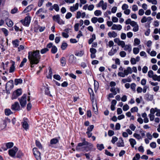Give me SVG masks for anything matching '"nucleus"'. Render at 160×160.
Segmentation results:
<instances>
[{
  "label": "nucleus",
  "mask_w": 160,
  "mask_h": 160,
  "mask_svg": "<svg viewBox=\"0 0 160 160\" xmlns=\"http://www.w3.org/2000/svg\"><path fill=\"white\" fill-rule=\"evenodd\" d=\"M28 58L31 64V67L33 68V64H37L39 62V51L37 50L28 52Z\"/></svg>",
  "instance_id": "nucleus-1"
},
{
  "label": "nucleus",
  "mask_w": 160,
  "mask_h": 160,
  "mask_svg": "<svg viewBox=\"0 0 160 160\" xmlns=\"http://www.w3.org/2000/svg\"><path fill=\"white\" fill-rule=\"evenodd\" d=\"M82 142L78 144L76 148V150L84 152H87L90 150L91 149L90 147L92 148V144L86 141L84 138L82 140Z\"/></svg>",
  "instance_id": "nucleus-2"
},
{
  "label": "nucleus",
  "mask_w": 160,
  "mask_h": 160,
  "mask_svg": "<svg viewBox=\"0 0 160 160\" xmlns=\"http://www.w3.org/2000/svg\"><path fill=\"white\" fill-rule=\"evenodd\" d=\"M26 94H24L21 98H18V99L20 105L22 107H24L26 104Z\"/></svg>",
  "instance_id": "nucleus-3"
},
{
  "label": "nucleus",
  "mask_w": 160,
  "mask_h": 160,
  "mask_svg": "<svg viewBox=\"0 0 160 160\" xmlns=\"http://www.w3.org/2000/svg\"><path fill=\"white\" fill-rule=\"evenodd\" d=\"M52 19L54 21L57 22L59 24L62 25L65 23L64 21L61 19L60 15L59 14L53 16L52 17Z\"/></svg>",
  "instance_id": "nucleus-4"
},
{
  "label": "nucleus",
  "mask_w": 160,
  "mask_h": 160,
  "mask_svg": "<svg viewBox=\"0 0 160 160\" xmlns=\"http://www.w3.org/2000/svg\"><path fill=\"white\" fill-rule=\"evenodd\" d=\"M31 22V18L29 16H27L24 18V20H22L20 21V22L22 24L26 26H28L30 24Z\"/></svg>",
  "instance_id": "nucleus-5"
},
{
  "label": "nucleus",
  "mask_w": 160,
  "mask_h": 160,
  "mask_svg": "<svg viewBox=\"0 0 160 160\" xmlns=\"http://www.w3.org/2000/svg\"><path fill=\"white\" fill-rule=\"evenodd\" d=\"M13 87V81L11 80L8 82L6 85V89L7 91L12 89Z\"/></svg>",
  "instance_id": "nucleus-6"
},
{
  "label": "nucleus",
  "mask_w": 160,
  "mask_h": 160,
  "mask_svg": "<svg viewBox=\"0 0 160 160\" xmlns=\"http://www.w3.org/2000/svg\"><path fill=\"white\" fill-rule=\"evenodd\" d=\"M18 149L16 147H14L12 148L9 150L8 153L9 155L12 157H14L16 153L18 151Z\"/></svg>",
  "instance_id": "nucleus-7"
},
{
  "label": "nucleus",
  "mask_w": 160,
  "mask_h": 160,
  "mask_svg": "<svg viewBox=\"0 0 160 160\" xmlns=\"http://www.w3.org/2000/svg\"><path fill=\"white\" fill-rule=\"evenodd\" d=\"M11 108L13 110L19 111L20 109V107L18 102H15L13 104L11 107Z\"/></svg>",
  "instance_id": "nucleus-8"
},
{
  "label": "nucleus",
  "mask_w": 160,
  "mask_h": 160,
  "mask_svg": "<svg viewBox=\"0 0 160 160\" xmlns=\"http://www.w3.org/2000/svg\"><path fill=\"white\" fill-rule=\"evenodd\" d=\"M33 153L36 159L37 160H40V152L36 148L33 149Z\"/></svg>",
  "instance_id": "nucleus-9"
},
{
  "label": "nucleus",
  "mask_w": 160,
  "mask_h": 160,
  "mask_svg": "<svg viewBox=\"0 0 160 160\" xmlns=\"http://www.w3.org/2000/svg\"><path fill=\"white\" fill-rule=\"evenodd\" d=\"M68 62L70 64H75L77 61V58L73 54L70 55L68 58Z\"/></svg>",
  "instance_id": "nucleus-10"
},
{
  "label": "nucleus",
  "mask_w": 160,
  "mask_h": 160,
  "mask_svg": "<svg viewBox=\"0 0 160 160\" xmlns=\"http://www.w3.org/2000/svg\"><path fill=\"white\" fill-rule=\"evenodd\" d=\"M131 25L133 27V31L134 32L138 31L139 30V26L137 22L134 21H132V22L131 24Z\"/></svg>",
  "instance_id": "nucleus-11"
},
{
  "label": "nucleus",
  "mask_w": 160,
  "mask_h": 160,
  "mask_svg": "<svg viewBox=\"0 0 160 160\" xmlns=\"http://www.w3.org/2000/svg\"><path fill=\"white\" fill-rule=\"evenodd\" d=\"M6 144V146L7 147V148L2 147V149L4 151H5L7 150L8 148H12L13 146V143L12 142H9L8 143H6L5 144Z\"/></svg>",
  "instance_id": "nucleus-12"
},
{
  "label": "nucleus",
  "mask_w": 160,
  "mask_h": 160,
  "mask_svg": "<svg viewBox=\"0 0 160 160\" xmlns=\"http://www.w3.org/2000/svg\"><path fill=\"white\" fill-rule=\"evenodd\" d=\"M58 142V140L56 138H55L51 139L50 142V144L49 145V146L54 147L53 145L57 143Z\"/></svg>",
  "instance_id": "nucleus-13"
},
{
  "label": "nucleus",
  "mask_w": 160,
  "mask_h": 160,
  "mask_svg": "<svg viewBox=\"0 0 160 160\" xmlns=\"http://www.w3.org/2000/svg\"><path fill=\"white\" fill-rule=\"evenodd\" d=\"M122 28V26L121 25H116L114 24L111 28L112 30H120Z\"/></svg>",
  "instance_id": "nucleus-14"
},
{
  "label": "nucleus",
  "mask_w": 160,
  "mask_h": 160,
  "mask_svg": "<svg viewBox=\"0 0 160 160\" xmlns=\"http://www.w3.org/2000/svg\"><path fill=\"white\" fill-rule=\"evenodd\" d=\"M144 98L147 101H151L153 98V96L150 95L149 93H147L145 94Z\"/></svg>",
  "instance_id": "nucleus-15"
},
{
  "label": "nucleus",
  "mask_w": 160,
  "mask_h": 160,
  "mask_svg": "<svg viewBox=\"0 0 160 160\" xmlns=\"http://www.w3.org/2000/svg\"><path fill=\"white\" fill-rule=\"evenodd\" d=\"M117 146L118 147H123L124 146V144L123 140L122 138H119V140L117 143Z\"/></svg>",
  "instance_id": "nucleus-16"
},
{
  "label": "nucleus",
  "mask_w": 160,
  "mask_h": 160,
  "mask_svg": "<svg viewBox=\"0 0 160 160\" xmlns=\"http://www.w3.org/2000/svg\"><path fill=\"white\" fill-rule=\"evenodd\" d=\"M33 6L32 5H30L27 7L23 11L22 13H26L28 12H30L33 8Z\"/></svg>",
  "instance_id": "nucleus-17"
},
{
  "label": "nucleus",
  "mask_w": 160,
  "mask_h": 160,
  "mask_svg": "<svg viewBox=\"0 0 160 160\" xmlns=\"http://www.w3.org/2000/svg\"><path fill=\"white\" fill-rule=\"evenodd\" d=\"M79 4L78 3H77L75 6H71L70 8V10L72 12H74L77 10L78 8Z\"/></svg>",
  "instance_id": "nucleus-18"
},
{
  "label": "nucleus",
  "mask_w": 160,
  "mask_h": 160,
  "mask_svg": "<svg viewBox=\"0 0 160 160\" xmlns=\"http://www.w3.org/2000/svg\"><path fill=\"white\" fill-rule=\"evenodd\" d=\"M108 35L110 38H115L117 36V34L114 31L110 32L108 33Z\"/></svg>",
  "instance_id": "nucleus-19"
},
{
  "label": "nucleus",
  "mask_w": 160,
  "mask_h": 160,
  "mask_svg": "<svg viewBox=\"0 0 160 160\" xmlns=\"http://www.w3.org/2000/svg\"><path fill=\"white\" fill-rule=\"evenodd\" d=\"M118 49V47L117 49H114L113 48H112V49H111V50L108 52V55L111 56L113 55L115 53H116L117 52Z\"/></svg>",
  "instance_id": "nucleus-20"
},
{
  "label": "nucleus",
  "mask_w": 160,
  "mask_h": 160,
  "mask_svg": "<svg viewBox=\"0 0 160 160\" xmlns=\"http://www.w3.org/2000/svg\"><path fill=\"white\" fill-rule=\"evenodd\" d=\"M5 20L6 24L9 27H11L13 26V23L10 19H7Z\"/></svg>",
  "instance_id": "nucleus-21"
},
{
  "label": "nucleus",
  "mask_w": 160,
  "mask_h": 160,
  "mask_svg": "<svg viewBox=\"0 0 160 160\" xmlns=\"http://www.w3.org/2000/svg\"><path fill=\"white\" fill-rule=\"evenodd\" d=\"M124 50L125 51H128L129 52H130L132 51V48L130 45H125L124 47Z\"/></svg>",
  "instance_id": "nucleus-22"
},
{
  "label": "nucleus",
  "mask_w": 160,
  "mask_h": 160,
  "mask_svg": "<svg viewBox=\"0 0 160 160\" xmlns=\"http://www.w3.org/2000/svg\"><path fill=\"white\" fill-rule=\"evenodd\" d=\"M129 142L132 147L133 148L134 145L136 144V142L135 139L133 138H130L129 139Z\"/></svg>",
  "instance_id": "nucleus-23"
},
{
  "label": "nucleus",
  "mask_w": 160,
  "mask_h": 160,
  "mask_svg": "<svg viewBox=\"0 0 160 160\" xmlns=\"http://www.w3.org/2000/svg\"><path fill=\"white\" fill-rule=\"evenodd\" d=\"M22 82V80L21 78L15 79L14 80V83L16 85L18 84H21Z\"/></svg>",
  "instance_id": "nucleus-24"
},
{
  "label": "nucleus",
  "mask_w": 160,
  "mask_h": 160,
  "mask_svg": "<svg viewBox=\"0 0 160 160\" xmlns=\"http://www.w3.org/2000/svg\"><path fill=\"white\" fill-rule=\"evenodd\" d=\"M60 62L62 66H64L66 65V61L64 57H62L60 59Z\"/></svg>",
  "instance_id": "nucleus-25"
},
{
  "label": "nucleus",
  "mask_w": 160,
  "mask_h": 160,
  "mask_svg": "<svg viewBox=\"0 0 160 160\" xmlns=\"http://www.w3.org/2000/svg\"><path fill=\"white\" fill-rule=\"evenodd\" d=\"M5 113L6 115L9 116L12 114L13 112L10 109H6L5 110Z\"/></svg>",
  "instance_id": "nucleus-26"
},
{
  "label": "nucleus",
  "mask_w": 160,
  "mask_h": 160,
  "mask_svg": "<svg viewBox=\"0 0 160 160\" xmlns=\"http://www.w3.org/2000/svg\"><path fill=\"white\" fill-rule=\"evenodd\" d=\"M45 93L46 94H47L49 96L52 97V95L50 94L49 89L48 87L45 88Z\"/></svg>",
  "instance_id": "nucleus-27"
},
{
  "label": "nucleus",
  "mask_w": 160,
  "mask_h": 160,
  "mask_svg": "<svg viewBox=\"0 0 160 160\" xmlns=\"http://www.w3.org/2000/svg\"><path fill=\"white\" fill-rule=\"evenodd\" d=\"M68 46V45L66 42H63L61 46V48L62 50H65Z\"/></svg>",
  "instance_id": "nucleus-28"
},
{
  "label": "nucleus",
  "mask_w": 160,
  "mask_h": 160,
  "mask_svg": "<svg viewBox=\"0 0 160 160\" xmlns=\"http://www.w3.org/2000/svg\"><path fill=\"white\" fill-rule=\"evenodd\" d=\"M57 51V48L55 46H53L52 48L51 52L53 54L55 53Z\"/></svg>",
  "instance_id": "nucleus-29"
},
{
  "label": "nucleus",
  "mask_w": 160,
  "mask_h": 160,
  "mask_svg": "<svg viewBox=\"0 0 160 160\" xmlns=\"http://www.w3.org/2000/svg\"><path fill=\"white\" fill-rule=\"evenodd\" d=\"M22 127H23L26 130L28 129V125L26 121H24L23 122L22 124Z\"/></svg>",
  "instance_id": "nucleus-30"
},
{
  "label": "nucleus",
  "mask_w": 160,
  "mask_h": 160,
  "mask_svg": "<svg viewBox=\"0 0 160 160\" xmlns=\"http://www.w3.org/2000/svg\"><path fill=\"white\" fill-rule=\"evenodd\" d=\"M140 40L137 38H136L134 40V45L135 46H136V45H138L140 43Z\"/></svg>",
  "instance_id": "nucleus-31"
},
{
  "label": "nucleus",
  "mask_w": 160,
  "mask_h": 160,
  "mask_svg": "<svg viewBox=\"0 0 160 160\" xmlns=\"http://www.w3.org/2000/svg\"><path fill=\"white\" fill-rule=\"evenodd\" d=\"M97 148L99 150H102L104 148V147L103 145L102 144H97Z\"/></svg>",
  "instance_id": "nucleus-32"
},
{
  "label": "nucleus",
  "mask_w": 160,
  "mask_h": 160,
  "mask_svg": "<svg viewBox=\"0 0 160 160\" xmlns=\"http://www.w3.org/2000/svg\"><path fill=\"white\" fill-rule=\"evenodd\" d=\"M18 43L19 41L17 39L12 41V43L15 47H17L19 45Z\"/></svg>",
  "instance_id": "nucleus-33"
},
{
  "label": "nucleus",
  "mask_w": 160,
  "mask_h": 160,
  "mask_svg": "<svg viewBox=\"0 0 160 160\" xmlns=\"http://www.w3.org/2000/svg\"><path fill=\"white\" fill-rule=\"evenodd\" d=\"M53 7L54 9L56 12H58L59 10V8L58 5L57 4H54L53 6H52V7Z\"/></svg>",
  "instance_id": "nucleus-34"
},
{
  "label": "nucleus",
  "mask_w": 160,
  "mask_h": 160,
  "mask_svg": "<svg viewBox=\"0 0 160 160\" xmlns=\"http://www.w3.org/2000/svg\"><path fill=\"white\" fill-rule=\"evenodd\" d=\"M133 136L134 137H135L138 140L142 139V137L140 136V135L139 134L136 133H135L133 134Z\"/></svg>",
  "instance_id": "nucleus-35"
},
{
  "label": "nucleus",
  "mask_w": 160,
  "mask_h": 160,
  "mask_svg": "<svg viewBox=\"0 0 160 160\" xmlns=\"http://www.w3.org/2000/svg\"><path fill=\"white\" fill-rule=\"evenodd\" d=\"M14 63H13L10 67L9 72L10 73L13 72L15 70Z\"/></svg>",
  "instance_id": "nucleus-36"
},
{
  "label": "nucleus",
  "mask_w": 160,
  "mask_h": 160,
  "mask_svg": "<svg viewBox=\"0 0 160 160\" xmlns=\"http://www.w3.org/2000/svg\"><path fill=\"white\" fill-rule=\"evenodd\" d=\"M102 12L100 10H96L94 12V14L96 16H99L101 15L102 14Z\"/></svg>",
  "instance_id": "nucleus-37"
},
{
  "label": "nucleus",
  "mask_w": 160,
  "mask_h": 160,
  "mask_svg": "<svg viewBox=\"0 0 160 160\" xmlns=\"http://www.w3.org/2000/svg\"><path fill=\"white\" fill-rule=\"evenodd\" d=\"M139 51V49L138 48H134L133 49V53L135 54H138Z\"/></svg>",
  "instance_id": "nucleus-38"
},
{
  "label": "nucleus",
  "mask_w": 160,
  "mask_h": 160,
  "mask_svg": "<svg viewBox=\"0 0 160 160\" xmlns=\"http://www.w3.org/2000/svg\"><path fill=\"white\" fill-rule=\"evenodd\" d=\"M14 92L15 93H16V94L18 97L21 95L22 93L21 89H18Z\"/></svg>",
  "instance_id": "nucleus-39"
},
{
  "label": "nucleus",
  "mask_w": 160,
  "mask_h": 160,
  "mask_svg": "<svg viewBox=\"0 0 160 160\" xmlns=\"http://www.w3.org/2000/svg\"><path fill=\"white\" fill-rule=\"evenodd\" d=\"M23 155V153L21 151H19L17 154V157L18 158H20L22 157Z\"/></svg>",
  "instance_id": "nucleus-40"
},
{
  "label": "nucleus",
  "mask_w": 160,
  "mask_h": 160,
  "mask_svg": "<svg viewBox=\"0 0 160 160\" xmlns=\"http://www.w3.org/2000/svg\"><path fill=\"white\" fill-rule=\"evenodd\" d=\"M136 85L135 83H132L131 85V88L132 90L133 91L135 92V88Z\"/></svg>",
  "instance_id": "nucleus-41"
},
{
  "label": "nucleus",
  "mask_w": 160,
  "mask_h": 160,
  "mask_svg": "<svg viewBox=\"0 0 160 160\" xmlns=\"http://www.w3.org/2000/svg\"><path fill=\"white\" fill-rule=\"evenodd\" d=\"M27 61V59L26 58H24L23 59L22 61L21 62L20 64L19 65L20 67H22L25 63Z\"/></svg>",
  "instance_id": "nucleus-42"
},
{
  "label": "nucleus",
  "mask_w": 160,
  "mask_h": 160,
  "mask_svg": "<svg viewBox=\"0 0 160 160\" xmlns=\"http://www.w3.org/2000/svg\"><path fill=\"white\" fill-rule=\"evenodd\" d=\"M18 9L17 8L15 7L13 9L11 10V13L12 14H14L17 12Z\"/></svg>",
  "instance_id": "nucleus-43"
},
{
  "label": "nucleus",
  "mask_w": 160,
  "mask_h": 160,
  "mask_svg": "<svg viewBox=\"0 0 160 160\" xmlns=\"http://www.w3.org/2000/svg\"><path fill=\"white\" fill-rule=\"evenodd\" d=\"M2 30L6 36H7L8 35V32L7 29L5 28H2Z\"/></svg>",
  "instance_id": "nucleus-44"
},
{
  "label": "nucleus",
  "mask_w": 160,
  "mask_h": 160,
  "mask_svg": "<svg viewBox=\"0 0 160 160\" xmlns=\"http://www.w3.org/2000/svg\"><path fill=\"white\" fill-rule=\"evenodd\" d=\"M110 91L113 93L114 95H116L117 94L116 88L114 87H112L110 88Z\"/></svg>",
  "instance_id": "nucleus-45"
},
{
  "label": "nucleus",
  "mask_w": 160,
  "mask_h": 160,
  "mask_svg": "<svg viewBox=\"0 0 160 160\" xmlns=\"http://www.w3.org/2000/svg\"><path fill=\"white\" fill-rule=\"evenodd\" d=\"M118 140V138L116 136H113L112 138V140H111V142L113 144H114L115 142Z\"/></svg>",
  "instance_id": "nucleus-46"
},
{
  "label": "nucleus",
  "mask_w": 160,
  "mask_h": 160,
  "mask_svg": "<svg viewBox=\"0 0 160 160\" xmlns=\"http://www.w3.org/2000/svg\"><path fill=\"white\" fill-rule=\"evenodd\" d=\"M125 43L124 41L121 40L118 44V45L121 46L122 48H123L125 46Z\"/></svg>",
  "instance_id": "nucleus-47"
},
{
  "label": "nucleus",
  "mask_w": 160,
  "mask_h": 160,
  "mask_svg": "<svg viewBox=\"0 0 160 160\" xmlns=\"http://www.w3.org/2000/svg\"><path fill=\"white\" fill-rule=\"evenodd\" d=\"M130 62L132 64L134 65L136 63V59L134 58H132L131 59Z\"/></svg>",
  "instance_id": "nucleus-48"
},
{
  "label": "nucleus",
  "mask_w": 160,
  "mask_h": 160,
  "mask_svg": "<svg viewBox=\"0 0 160 160\" xmlns=\"http://www.w3.org/2000/svg\"><path fill=\"white\" fill-rule=\"evenodd\" d=\"M94 127V126L93 125H91L89 126L87 128L88 131L87 132H91L92 130Z\"/></svg>",
  "instance_id": "nucleus-49"
},
{
  "label": "nucleus",
  "mask_w": 160,
  "mask_h": 160,
  "mask_svg": "<svg viewBox=\"0 0 160 160\" xmlns=\"http://www.w3.org/2000/svg\"><path fill=\"white\" fill-rule=\"evenodd\" d=\"M120 55L122 57H124L126 55V52L124 51H122L120 52Z\"/></svg>",
  "instance_id": "nucleus-50"
},
{
  "label": "nucleus",
  "mask_w": 160,
  "mask_h": 160,
  "mask_svg": "<svg viewBox=\"0 0 160 160\" xmlns=\"http://www.w3.org/2000/svg\"><path fill=\"white\" fill-rule=\"evenodd\" d=\"M72 16V14L70 12H68L66 15L65 18L67 19H68L71 18Z\"/></svg>",
  "instance_id": "nucleus-51"
},
{
  "label": "nucleus",
  "mask_w": 160,
  "mask_h": 160,
  "mask_svg": "<svg viewBox=\"0 0 160 160\" xmlns=\"http://www.w3.org/2000/svg\"><path fill=\"white\" fill-rule=\"evenodd\" d=\"M53 78L58 80H60L61 79L60 76L57 74L54 75H53Z\"/></svg>",
  "instance_id": "nucleus-52"
},
{
  "label": "nucleus",
  "mask_w": 160,
  "mask_h": 160,
  "mask_svg": "<svg viewBox=\"0 0 160 160\" xmlns=\"http://www.w3.org/2000/svg\"><path fill=\"white\" fill-rule=\"evenodd\" d=\"M138 110V108L137 107H135L131 109V111L132 113L134 112H137Z\"/></svg>",
  "instance_id": "nucleus-53"
},
{
  "label": "nucleus",
  "mask_w": 160,
  "mask_h": 160,
  "mask_svg": "<svg viewBox=\"0 0 160 160\" xmlns=\"http://www.w3.org/2000/svg\"><path fill=\"white\" fill-rule=\"evenodd\" d=\"M153 72L152 70H151L148 71V76L149 78H151L152 77V76L153 75Z\"/></svg>",
  "instance_id": "nucleus-54"
},
{
  "label": "nucleus",
  "mask_w": 160,
  "mask_h": 160,
  "mask_svg": "<svg viewBox=\"0 0 160 160\" xmlns=\"http://www.w3.org/2000/svg\"><path fill=\"white\" fill-rule=\"evenodd\" d=\"M150 146L153 148H155L156 147V143L155 142H152L150 143Z\"/></svg>",
  "instance_id": "nucleus-55"
},
{
  "label": "nucleus",
  "mask_w": 160,
  "mask_h": 160,
  "mask_svg": "<svg viewBox=\"0 0 160 160\" xmlns=\"http://www.w3.org/2000/svg\"><path fill=\"white\" fill-rule=\"evenodd\" d=\"M83 52H82V51H80V52H78L76 53L75 54V55L76 56H79V57H82L83 55Z\"/></svg>",
  "instance_id": "nucleus-56"
},
{
  "label": "nucleus",
  "mask_w": 160,
  "mask_h": 160,
  "mask_svg": "<svg viewBox=\"0 0 160 160\" xmlns=\"http://www.w3.org/2000/svg\"><path fill=\"white\" fill-rule=\"evenodd\" d=\"M129 109V107L128 105L126 104L124 105L123 107V110L124 111H126L128 110Z\"/></svg>",
  "instance_id": "nucleus-57"
},
{
  "label": "nucleus",
  "mask_w": 160,
  "mask_h": 160,
  "mask_svg": "<svg viewBox=\"0 0 160 160\" xmlns=\"http://www.w3.org/2000/svg\"><path fill=\"white\" fill-rule=\"evenodd\" d=\"M98 20L97 17H94L91 19V21L93 23H95L97 22Z\"/></svg>",
  "instance_id": "nucleus-58"
},
{
  "label": "nucleus",
  "mask_w": 160,
  "mask_h": 160,
  "mask_svg": "<svg viewBox=\"0 0 160 160\" xmlns=\"http://www.w3.org/2000/svg\"><path fill=\"white\" fill-rule=\"evenodd\" d=\"M122 8L123 10H126L128 8V6L127 4H124L122 5Z\"/></svg>",
  "instance_id": "nucleus-59"
},
{
  "label": "nucleus",
  "mask_w": 160,
  "mask_h": 160,
  "mask_svg": "<svg viewBox=\"0 0 160 160\" xmlns=\"http://www.w3.org/2000/svg\"><path fill=\"white\" fill-rule=\"evenodd\" d=\"M104 1L103 0L101 1L98 3L96 5V6L98 8L102 7Z\"/></svg>",
  "instance_id": "nucleus-60"
},
{
  "label": "nucleus",
  "mask_w": 160,
  "mask_h": 160,
  "mask_svg": "<svg viewBox=\"0 0 160 160\" xmlns=\"http://www.w3.org/2000/svg\"><path fill=\"white\" fill-rule=\"evenodd\" d=\"M49 50L47 48H44L41 50V53L44 54Z\"/></svg>",
  "instance_id": "nucleus-61"
},
{
  "label": "nucleus",
  "mask_w": 160,
  "mask_h": 160,
  "mask_svg": "<svg viewBox=\"0 0 160 160\" xmlns=\"http://www.w3.org/2000/svg\"><path fill=\"white\" fill-rule=\"evenodd\" d=\"M18 97V96L16 94V93H15V92H14L12 95V99L13 100L16 99Z\"/></svg>",
  "instance_id": "nucleus-62"
},
{
  "label": "nucleus",
  "mask_w": 160,
  "mask_h": 160,
  "mask_svg": "<svg viewBox=\"0 0 160 160\" xmlns=\"http://www.w3.org/2000/svg\"><path fill=\"white\" fill-rule=\"evenodd\" d=\"M147 21V18L145 16L143 17L141 20V22L142 23L146 22Z\"/></svg>",
  "instance_id": "nucleus-63"
},
{
  "label": "nucleus",
  "mask_w": 160,
  "mask_h": 160,
  "mask_svg": "<svg viewBox=\"0 0 160 160\" xmlns=\"http://www.w3.org/2000/svg\"><path fill=\"white\" fill-rule=\"evenodd\" d=\"M148 70V67L146 66H145L142 69V72L144 73H147Z\"/></svg>",
  "instance_id": "nucleus-64"
}]
</instances>
